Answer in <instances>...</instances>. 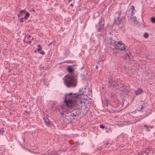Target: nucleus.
Wrapping results in <instances>:
<instances>
[{
    "label": "nucleus",
    "mask_w": 155,
    "mask_h": 155,
    "mask_svg": "<svg viewBox=\"0 0 155 155\" xmlns=\"http://www.w3.org/2000/svg\"><path fill=\"white\" fill-rule=\"evenodd\" d=\"M25 18H24V17L20 18V21L21 22H23L24 21H25Z\"/></svg>",
    "instance_id": "25"
},
{
    "label": "nucleus",
    "mask_w": 155,
    "mask_h": 155,
    "mask_svg": "<svg viewBox=\"0 0 155 155\" xmlns=\"http://www.w3.org/2000/svg\"><path fill=\"white\" fill-rule=\"evenodd\" d=\"M117 42L116 41L114 40H112L111 41L110 43V45H112V47L117 46Z\"/></svg>",
    "instance_id": "17"
},
{
    "label": "nucleus",
    "mask_w": 155,
    "mask_h": 155,
    "mask_svg": "<svg viewBox=\"0 0 155 155\" xmlns=\"http://www.w3.org/2000/svg\"><path fill=\"white\" fill-rule=\"evenodd\" d=\"M70 116H71V117H73V116H76V113H75V114L74 113H71V114L70 115Z\"/></svg>",
    "instance_id": "24"
},
{
    "label": "nucleus",
    "mask_w": 155,
    "mask_h": 155,
    "mask_svg": "<svg viewBox=\"0 0 155 155\" xmlns=\"http://www.w3.org/2000/svg\"><path fill=\"white\" fill-rule=\"evenodd\" d=\"M144 127L146 129L147 131L149 132L150 130L151 129H153L154 128V126L153 125L149 126L145 124L144 126Z\"/></svg>",
    "instance_id": "11"
},
{
    "label": "nucleus",
    "mask_w": 155,
    "mask_h": 155,
    "mask_svg": "<svg viewBox=\"0 0 155 155\" xmlns=\"http://www.w3.org/2000/svg\"><path fill=\"white\" fill-rule=\"evenodd\" d=\"M75 68H72L71 66H69L67 68L68 71L70 74V75L71 74H74L73 73V71H74Z\"/></svg>",
    "instance_id": "12"
},
{
    "label": "nucleus",
    "mask_w": 155,
    "mask_h": 155,
    "mask_svg": "<svg viewBox=\"0 0 155 155\" xmlns=\"http://www.w3.org/2000/svg\"><path fill=\"white\" fill-rule=\"evenodd\" d=\"M120 12H118V18H122V19H124L126 15L127 12V10L125 8H121Z\"/></svg>",
    "instance_id": "5"
},
{
    "label": "nucleus",
    "mask_w": 155,
    "mask_h": 155,
    "mask_svg": "<svg viewBox=\"0 0 155 155\" xmlns=\"http://www.w3.org/2000/svg\"><path fill=\"white\" fill-rule=\"evenodd\" d=\"M143 118V117H142V118H141V119H140V118L138 119H137V120H138V121H139L140 120H141V119H142Z\"/></svg>",
    "instance_id": "31"
},
{
    "label": "nucleus",
    "mask_w": 155,
    "mask_h": 155,
    "mask_svg": "<svg viewBox=\"0 0 155 155\" xmlns=\"http://www.w3.org/2000/svg\"><path fill=\"white\" fill-rule=\"evenodd\" d=\"M70 6H73V4H71L70 5Z\"/></svg>",
    "instance_id": "36"
},
{
    "label": "nucleus",
    "mask_w": 155,
    "mask_h": 155,
    "mask_svg": "<svg viewBox=\"0 0 155 155\" xmlns=\"http://www.w3.org/2000/svg\"><path fill=\"white\" fill-rule=\"evenodd\" d=\"M151 21L153 23H155V17H153L151 18Z\"/></svg>",
    "instance_id": "21"
},
{
    "label": "nucleus",
    "mask_w": 155,
    "mask_h": 155,
    "mask_svg": "<svg viewBox=\"0 0 155 155\" xmlns=\"http://www.w3.org/2000/svg\"><path fill=\"white\" fill-rule=\"evenodd\" d=\"M98 67V66L97 65L95 67V68L97 69Z\"/></svg>",
    "instance_id": "34"
},
{
    "label": "nucleus",
    "mask_w": 155,
    "mask_h": 155,
    "mask_svg": "<svg viewBox=\"0 0 155 155\" xmlns=\"http://www.w3.org/2000/svg\"><path fill=\"white\" fill-rule=\"evenodd\" d=\"M60 115H61L62 117H64V115H65L64 113L62 112H60Z\"/></svg>",
    "instance_id": "27"
},
{
    "label": "nucleus",
    "mask_w": 155,
    "mask_h": 155,
    "mask_svg": "<svg viewBox=\"0 0 155 155\" xmlns=\"http://www.w3.org/2000/svg\"><path fill=\"white\" fill-rule=\"evenodd\" d=\"M62 62H61V63H59V64H62Z\"/></svg>",
    "instance_id": "38"
},
{
    "label": "nucleus",
    "mask_w": 155,
    "mask_h": 155,
    "mask_svg": "<svg viewBox=\"0 0 155 155\" xmlns=\"http://www.w3.org/2000/svg\"><path fill=\"white\" fill-rule=\"evenodd\" d=\"M86 89L87 90H89V89Z\"/></svg>",
    "instance_id": "42"
},
{
    "label": "nucleus",
    "mask_w": 155,
    "mask_h": 155,
    "mask_svg": "<svg viewBox=\"0 0 155 155\" xmlns=\"http://www.w3.org/2000/svg\"><path fill=\"white\" fill-rule=\"evenodd\" d=\"M85 88H81L79 89L78 92L77 93L70 92L65 95L64 97V106H61L62 108H64L68 112L71 113L73 111L79 109L81 104L80 97L82 95H86L84 90Z\"/></svg>",
    "instance_id": "1"
},
{
    "label": "nucleus",
    "mask_w": 155,
    "mask_h": 155,
    "mask_svg": "<svg viewBox=\"0 0 155 155\" xmlns=\"http://www.w3.org/2000/svg\"><path fill=\"white\" fill-rule=\"evenodd\" d=\"M100 127L101 128H102L103 129H104L105 127V126H104L102 124H100Z\"/></svg>",
    "instance_id": "26"
},
{
    "label": "nucleus",
    "mask_w": 155,
    "mask_h": 155,
    "mask_svg": "<svg viewBox=\"0 0 155 155\" xmlns=\"http://www.w3.org/2000/svg\"><path fill=\"white\" fill-rule=\"evenodd\" d=\"M117 12H116V13H115V14H117Z\"/></svg>",
    "instance_id": "41"
},
{
    "label": "nucleus",
    "mask_w": 155,
    "mask_h": 155,
    "mask_svg": "<svg viewBox=\"0 0 155 155\" xmlns=\"http://www.w3.org/2000/svg\"><path fill=\"white\" fill-rule=\"evenodd\" d=\"M126 14L128 18H132L134 13L133 11H131L130 10H128V11L127 10Z\"/></svg>",
    "instance_id": "9"
},
{
    "label": "nucleus",
    "mask_w": 155,
    "mask_h": 155,
    "mask_svg": "<svg viewBox=\"0 0 155 155\" xmlns=\"http://www.w3.org/2000/svg\"><path fill=\"white\" fill-rule=\"evenodd\" d=\"M25 13L26 14V15L24 17V18H25V20H26L29 17L30 14L28 12H26Z\"/></svg>",
    "instance_id": "18"
},
{
    "label": "nucleus",
    "mask_w": 155,
    "mask_h": 155,
    "mask_svg": "<svg viewBox=\"0 0 155 155\" xmlns=\"http://www.w3.org/2000/svg\"><path fill=\"white\" fill-rule=\"evenodd\" d=\"M72 0H68V2H70Z\"/></svg>",
    "instance_id": "35"
},
{
    "label": "nucleus",
    "mask_w": 155,
    "mask_h": 155,
    "mask_svg": "<svg viewBox=\"0 0 155 155\" xmlns=\"http://www.w3.org/2000/svg\"><path fill=\"white\" fill-rule=\"evenodd\" d=\"M147 103H143L141 105L140 110H137L140 112H146L148 110V108L147 107Z\"/></svg>",
    "instance_id": "6"
},
{
    "label": "nucleus",
    "mask_w": 155,
    "mask_h": 155,
    "mask_svg": "<svg viewBox=\"0 0 155 155\" xmlns=\"http://www.w3.org/2000/svg\"><path fill=\"white\" fill-rule=\"evenodd\" d=\"M104 20L102 18L100 19L98 24L95 25L97 31L99 33V35L101 37H104L106 33V30L104 29Z\"/></svg>",
    "instance_id": "4"
},
{
    "label": "nucleus",
    "mask_w": 155,
    "mask_h": 155,
    "mask_svg": "<svg viewBox=\"0 0 155 155\" xmlns=\"http://www.w3.org/2000/svg\"><path fill=\"white\" fill-rule=\"evenodd\" d=\"M143 92V91L142 89L139 88L135 91V93L136 95H139L141 94Z\"/></svg>",
    "instance_id": "15"
},
{
    "label": "nucleus",
    "mask_w": 155,
    "mask_h": 155,
    "mask_svg": "<svg viewBox=\"0 0 155 155\" xmlns=\"http://www.w3.org/2000/svg\"><path fill=\"white\" fill-rule=\"evenodd\" d=\"M110 49L111 51H112L113 53L116 54L115 55H117V53H120L117 47V46H114L113 47H110Z\"/></svg>",
    "instance_id": "8"
},
{
    "label": "nucleus",
    "mask_w": 155,
    "mask_h": 155,
    "mask_svg": "<svg viewBox=\"0 0 155 155\" xmlns=\"http://www.w3.org/2000/svg\"><path fill=\"white\" fill-rule=\"evenodd\" d=\"M144 114L143 116L141 115V116H143V118H144L147 116L149 115V114L152 113V110L151 109H148V110L146 112H144Z\"/></svg>",
    "instance_id": "10"
},
{
    "label": "nucleus",
    "mask_w": 155,
    "mask_h": 155,
    "mask_svg": "<svg viewBox=\"0 0 155 155\" xmlns=\"http://www.w3.org/2000/svg\"><path fill=\"white\" fill-rule=\"evenodd\" d=\"M117 85L120 88H121L123 87H124V84H122V83H120L117 84Z\"/></svg>",
    "instance_id": "19"
},
{
    "label": "nucleus",
    "mask_w": 155,
    "mask_h": 155,
    "mask_svg": "<svg viewBox=\"0 0 155 155\" xmlns=\"http://www.w3.org/2000/svg\"><path fill=\"white\" fill-rule=\"evenodd\" d=\"M64 81L65 85L68 87H75L77 84L78 76L75 74L66 75Z\"/></svg>",
    "instance_id": "2"
},
{
    "label": "nucleus",
    "mask_w": 155,
    "mask_h": 155,
    "mask_svg": "<svg viewBox=\"0 0 155 155\" xmlns=\"http://www.w3.org/2000/svg\"><path fill=\"white\" fill-rule=\"evenodd\" d=\"M62 63H65L64 62H63Z\"/></svg>",
    "instance_id": "43"
},
{
    "label": "nucleus",
    "mask_w": 155,
    "mask_h": 155,
    "mask_svg": "<svg viewBox=\"0 0 155 155\" xmlns=\"http://www.w3.org/2000/svg\"><path fill=\"white\" fill-rule=\"evenodd\" d=\"M117 47L120 52L121 53L125 52L126 54V57L128 58L129 59H130L131 58L130 56V53L129 51L128 48L127 46L125 45L122 41H119L117 42Z\"/></svg>",
    "instance_id": "3"
},
{
    "label": "nucleus",
    "mask_w": 155,
    "mask_h": 155,
    "mask_svg": "<svg viewBox=\"0 0 155 155\" xmlns=\"http://www.w3.org/2000/svg\"><path fill=\"white\" fill-rule=\"evenodd\" d=\"M83 68V67H81V68L80 69V70H82Z\"/></svg>",
    "instance_id": "32"
},
{
    "label": "nucleus",
    "mask_w": 155,
    "mask_h": 155,
    "mask_svg": "<svg viewBox=\"0 0 155 155\" xmlns=\"http://www.w3.org/2000/svg\"><path fill=\"white\" fill-rule=\"evenodd\" d=\"M124 19H122V18H118L117 17V19L115 20V23L117 25L119 26V27L121 28L123 26V21Z\"/></svg>",
    "instance_id": "7"
},
{
    "label": "nucleus",
    "mask_w": 155,
    "mask_h": 155,
    "mask_svg": "<svg viewBox=\"0 0 155 155\" xmlns=\"http://www.w3.org/2000/svg\"><path fill=\"white\" fill-rule=\"evenodd\" d=\"M109 103V101L108 100H107L106 103V105L107 107H108Z\"/></svg>",
    "instance_id": "28"
},
{
    "label": "nucleus",
    "mask_w": 155,
    "mask_h": 155,
    "mask_svg": "<svg viewBox=\"0 0 155 155\" xmlns=\"http://www.w3.org/2000/svg\"><path fill=\"white\" fill-rule=\"evenodd\" d=\"M44 120L45 123L46 125L48 126L51 124V122L49 121V119L48 118H44Z\"/></svg>",
    "instance_id": "16"
},
{
    "label": "nucleus",
    "mask_w": 155,
    "mask_h": 155,
    "mask_svg": "<svg viewBox=\"0 0 155 155\" xmlns=\"http://www.w3.org/2000/svg\"><path fill=\"white\" fill-rule=\"evenodd\" d=\"M147 150L148 151H150L152 150V148H149L147 149Z\"/></svg>",
    "instance_id": "29"
},
{
    "label": "nucleus",
    "mask_w": 155,
    "mask_h": 155,
    "mask_svg": "<svg viewBox=\"0 0 155 155\" xmlns=\"http://www.w3.org/2000/svg\"><path fill=\"white\" fill-rule=\"evenodd\" d=\"M35 53H36V51H35Z\"/></svg>",
    "instance_id": "39"
},
{
    "label": "nucleus",
    "mask_w": 155,
    "mask_h": 155,
    "mask_svg": "<svg viewBox=\"0 0 155 155\" xmlns=\"http://www.w3.org/2000/svg\"><path fill=\"white\" fill-rule=\"evenodd\" d=\"M131 11H133L134 12V13H135V12H136V11L135 9L134 6H132L131 8L130 9Z\"/></svg>",
    "instance_id": "20"
},
{
    "label": "nucleus",
    "mask_w": 155,
    "mask_h": 155,
    "mask_svg": "<svg viewBox=\"0 0 155 155\" xmlns=\"http://www.w3.org/2000/svg\"><path fill=\"white\" fill-rule=\"evenodd\" d=\"M48 155H55L54 154H53V155H52L51 154H49Z\"/></svg>",
    "instance_id": "37"
},
{
    "label": "nucleus",
    "mask_w": 155,
    "mask_h": 155,
    "mask_svg": "<svg viewBox=\"0 0 155 155\" xmlns=\"http://www.w3.org/2000/svg\"><path fill=\"white\" fill-rule=\"evenodd\" d=\"M63 1H64V0H62Z\"/></svg>",
    "instance_id": "40"
},
{
    "label": "nucleus",
    "mask_w": 155,
    "mask_h": 155,
    "mask_svg": "<svg viewBox=\"0 0 155 155\" xmlns=\"http://www.w3.org/2000/svg\"><path fill=\"white\" fill-rule=\"evenodd\" d=\"M145 152L146 153V154H147V155H148L149 153V152H146V151H145Z\"/></svg>",
    "instance_id": "30"
},
{
    "label": "nucleus",
    "mask_w": 155,
    "mask_h": 155,
    "mask_svg": "<svg viewBox=\"0 0 155 155\" xmlns=\"http://www.w3.org/2000/svg\"><path fill=\"white\" fill-rule=\"evenodd\" d=\"M112 32H109V34H110H110H112Z\"/></svg>",
    "instance_id": "33"
},
{
    "label": "nucleus",
    "mask_w": 155,
    "mask_h": 155,
    "mask_svg": "<svg viewBox=\"0 0 155 155\" xmlns=\"http://www.w3.org/2000/svg\"><path fill=\"white\" fill-rule=\"evenodd\" d=\"M26 12V10H20L18 15V18H20L21 16H23L24 15H25Z\"/></svg>",
    "instance_id": "13"
},
{
    "label": "nucleus",
    "mask_w": 155,
    "mask_h": 155,
    "mask_svg": "<svg viewBox=\"0 0 155 155\" xmlns=\"http://www.w3.org/2000/svg\"><path fill=\"white\" fill-rule=\"evenodd\" d=\"M38 48L37 49V51L38 52L42 54H44V51L41 50V46L40 45H38Z\"/></svg>",
    "instance_id": "14"
},
{
    "label": "nucleus",
    "mask_w": 155,
    "mask_h": 155,
    "mask_svg": "<svg viewBox=\"0 0 155 155\" xmlns=\"http://www.w3.org/2000/svg\"><path fill=\"white\" fill-rule=\"evenodd\" d=\"M4 132V130L3 129H0V135H2Z\"/></svg>",
    "instance_id": "23"
},
{
    "label": "nucleus",
    "mask_w": 155,
    "mask_h": 155,
    "mask_svg": "<svg viewBox=\"0 0 155 155\" xmlns=\"http://www.w3.org/2000/svg\"><path fill=\"white\" fill-rule=\"evenodd\" d=\"M143 36L145 38H147L148 37V36H149L148 33H146V32L145 33H144Z\"/></svg>",
    "instance_id": "22"
}]
</instances>
